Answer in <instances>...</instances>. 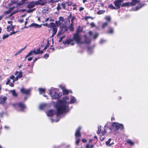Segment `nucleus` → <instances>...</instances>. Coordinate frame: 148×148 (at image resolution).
Here are the masks:
<instances>
[{"label":"nucleus","mask_w":148,"mask_h":148,"mask_svg":"<svg viewBox=\"0 0 148 148\" xmlns=\"http://www.w3.org/2000/svg\"><path fill=\"white\" fill-rule=\"evenodd\" d=\"M49 56V54L46 53L44 55V56H43V58H45V59H47L48 58Z\"/></svg>","instance_id":"obj_43"},{"label":"nucleus","mask_w":148,"mask_h":148,"mask_svg":"<svg viewBox=\"0 0 148 148\" xmlns=\"http://www.w3.org/2000/svg\"><path fill=\"white\" fill-rule=\"evenodd\" d=\"M10 79L9 78H8L7 79V81L6 83V85L8 84L9 83H10Z\"/></svg>","instance_id":"obj_49"},{"label":"nucleus","mask_w":148,"mask_h":148,"mask_svg":"<svg viewBox=\"0 0 148 148\" xmlns=\"http://www.w3.org/2000/svg\"><path fill=\"white\" fill-rule=\"evenodd\" d=\"M60 31L58 34V36H59L63 34L65 32L68 30V27L67 26L62 25H60Z\"/></svg>","instance_id":"obj_8"},{"label":"nucleus","mask_w":148,"mask_h":148,"mask_svg":"<svg viewBox=\"0 0 148 148\" xmlns=\"http://www.w3.org/2000/svg\"><path fill=\"white\" fill-rule=\"evenodd\" d=\"M35 10V8H34L33 9H29L27 10V12L28 13H31L34 11Z\"/></svg>","instance_id":"obj_37"},{"label":"nucleus","mask_w":148,"mask_h":148,"mask_svg":"<svg viewBox=\"0 0 148 148\" xmlns=\"http://www.w3.org/2000/svg\"><path fill=\"white\" fill-rule=\"evenodd\" d=\"M112 129L116 131L118 130L119 129L121 130H123L124 128L123 124L116 122L112 123Z\"/></svg>","instance_id":"obj_4"},{"label":"nucleus","mask_w":148,"mask_h":148,"mask_svg":"<svg viewBox=\"0 0 148 148\" xmlns=\"http://www.w3.org/2000/svg\"><path fill=\"white\" fill-rule=\"evenodd\" d=\"M61 5L62 8L65 9L66 7V4L65 3H61Z\"/></svg>","instance_id":"obj_41"},{"label":"nucleus","mask_w":148,"mask_h":148,"mask_svg":"<svg viewBox=\"0 0 148 148\" xmlns=\"http://www.w3.org/2000/svg\"><path fill=\"white\" fill-rule=\"evenodd\" d=\"M105 12L104 10H102L98 11L97 12V14L99 15L104 13Z\"/></svg>","instance_id":"obj_33"},{"label":"nucleus","mask_w":148,"mask_h":148,"mask_svg":"<svg viewBox=\"0 0 148 148\" xmlns=\"http://www.w3.org/2000/svg\"><path fill=\"white\" fill-rule=\"evenodd\" d=\"M15 3V2H13V1H11V2L10 3V4H10V5H13L14 4V3Z\"/></svg>","instance_id":"obj_61"},{"label":"nucleus","mask_w":148,"mask_h":148,"mask_svg":"<svg viewBox=\"0 0 148 148\" xmlns=\"http://www.w3.org/2000/svg\"><path fill=\"white\" fill-rule=\"evenodd\" d=\"M49 45H46V46H45V47H44V49H43V51H45V50L46 49H47V47L49 46Z\"/></svg>","instance_id":"obj_59"},{"label":"nucleus","mask_w":148,"mask_h":148,"mask_svg":"<svg viewBox=\"0 0 148 148\" xmlns=\"http://www.w3.org/2000/svg\"><path fill=\"white\" fill-rule=\"evenodd\" d=\"M84 8H82V7H80L79 8V10L80 11H81L83 10H84Z\"/></svg>","instance_id":"obj_56"},{"label":"nucleus","mask_w":148,"mask_h":148,"mask_svg":"<svg viewBox=\"0 0 148 148\" xmlns=\"http://www.w3.org/2000/svg\"><path fill=\"white\" fill-rule=\"evenodd\" d=\"M42 27V25H38V24L32 23L31 24L29 27L25 26L24 28H27L29 27H34L35 28H40Z\"/></svg>","instance_id":"obj_12"},{"label":"nucleus","mask_w":148,"mask_h":148,"mask_svg":"<svg viewBox=\"0 0 148 148\" xmlns=\"http://www.w3.org/2000/svg\"><path fill=\"white\" fill-rule=\"evenodd\" d=\"M69 103V102L67 103L65 101L59 100L56 106L57 116L68 111L69 108L68 105Z\"/></svg>","instance_id":"obj_2"},{"label":"nucleus","mask_w":148,"mask_h":148,"mask_svg":"<svg viewBox=\"0 0 148 148\" xmlns=\"http://www.w3.org/2000/svg\"><path fill=\"white\" fill-rule=\"evenodd\" d=\"M113 32V29L112 27H110L109 30L108 31V33L112 34Z\"/></svg>","instance_id":"obj_30"},{"label":"nucleus","mask_w":148,"mask_h":148,"mask_svg":"<svg viewBox=\"0 0 148 148\" xmlns=\"http://www.w3.org/2000/svg\"><path fill=\"white\" fill-rule=\"evenodd\" d=\"M81 31H82L81 29H80L79 28H78L77 29V31H76V33H78V34H79V32H81Z\"/></svg>","instance_id":"obj_50"},{"label":"nucleus","mask_w":148,"mask_h":148,"mask_svg":"<svg viewBox=\"0 0 148 148\" xmlns=\"http://www.w3.org/2000/svg\"><path fill=\"white\" fill-rule=\"evenodd\" d=\"M143 6V5H140L138 6H137L136 7V8H135L136 9L135 10H137L139 9L140 8H142Z\"/></svg>","instance_id":"obj_34"},{"label":"nucleus","mask_w":148,"mask_h":148,"mask_svg":"<svg viewBox=\"0 0 148 148\" xmlns=\"http://www.w3.org/2000/svg\"><path fill=\"white\" fill-rule=\"evenodd\" d=\"M9 85L11 87H14V85L12 82L9 83Z\"/></svg>","instance_id":"obj_57"},{"label":"nucleus","mask_w":148,"mask_h":148,"mask_svg":"<svg viewBox=\"0 0 148 148\" xmlns=\"http://www.w3.org/2000/svg\"><path fill=\"white\" fill-rule=\"evenodd\" d=\"M111 140V139L110 138H109L108 141H107L106 142V145L108 146L109 147H110L112 145V144H110V143Z\"/></svg>","instance_id":"obj_24"},{"label":"nucleus","mask_w":148,"mask_h":148,"mask_svg":"<svg viewBox=\"0 0 148 148\" xmlns=\"http://www.w3.org/2000/svg\"><path fill=\"white\" fill-rule=\"evenodd\" d=\"M66 4V5H67L68 6H69L70 5H71V3H69V2H66V3H65Z\"/></svg>","instance_id":"obj_54"},{"label":"nucleus","mask_w":148,"mask_h":148,"mask_svg":"<svg viewBox=\"0 0 148 148\" xmlns=\"http://www.w3.org/2000/svg\"><path fill=\"white\" fill-rule=\"evenodd\" d=\"M47 105L45 104H40L39 106V109L40 110H42L45 108Z\"/></svg>","instance_id":"obj_22"},{"label":"nucleus","mask_w":148,"mask_h":148,"mask_svg":"<svg viewBox=\"0 0 148 148\" xmlns=\"http://www.w3.org/2000/svg\"><path fill=\"white\" fill-rule=\"evenodd\" d=\"M55 112L53 110H49L47 113V115L48 116H53L55 114Z\"/></svg>","instance_id":"obj_16"},{"label":"nucleus","mask_w":148,"mask_h":148,"mask_svg":"<svg viewBox=\"0 0 148 148\" xmlns=\"http://www.w3.org/2000/svg\"><path fill=\"white\" fill-rule=\"evenodd\" d=\"M137 3V0H132V1L130 2L123 3L121 4V7H128L130 6H133L135 5Z\"/></svg>","instance_id":"obj_5"},{"label":"nucleus","mask_w":148,"mask_h":148,"mask_svg":"<svg viewBox=\"0 0 148 148\" xmlns=\"http://www.w3.org/2000/svg\"><path fill=\"white\" fill-rule=\"evenodd\" d=\"M14 75H12L10 76V79H12L13 81L14 79Z\"/></svg>","instance_id":"obj_53"},{"label":"nucleus","mask_w":148,"mask_h":148,"mask_svg":"<svg viewBox=\"0 0 148 148\" xmlns=\"http://www.w3.org/2000/svg\"><path fill=\"white\" fill-rule=\"evenodd\" d=\"M40 48L36 49V51L35 50H31L25 56V58L29 57L30 56H32L34 54L35 55L38 54L40 53Z\"/></svg>","instance_id":"obj_7"},{"label":"nucleus","mask_w":148,"mask_h":148,"mask_svg":"<svg viewBox=\"0 0 148 148\" xmlns=\"http://www.w3.org/2000/svg\"><path fill=\"white\" fill-rule=\"evenodd\" d=\"M19 21L21 23H22L24 21V20L23 19H20V20H19Z\"/></svg>","instance_id":"obj_64"},{"label":"nucleus","mask_w":148,"mask_h":148,"mask_svg":"<svg viewBox=\"0 0 148 148\" xmlns=\"http://www.w3.org/2000/svg\"><path fill=\"white\" fill-rule=\"evenodd\" d=\"M19 78H21L22 77V72L21 71H20L18 74L17 76Z\"/></svg>","instance_id":"obj_38"},{"label":"nucleus","mask_w":148,"mask_h":148,"mask_svg":"<svg viewBox=\"0 0 148 148\" xmlns=\"http://www.w3.org/2000/svg\"><path fill=\"white\" fill-rule=\"evenodd\" d=\"M81 129L80 127H79L78 129L76 130L75 136L76 138V144L78 145L80 139L77 138L78 137H80L81 136L80 133V131Z\"/></svg>","instance_id":"obj_6"},{"label":"nucleus","mask_w":148,"mask_h":148,"mask_svg":"<svg viewBox=\"0 0 148 148\" xmlns=\"http://www.w3.org/2000/svg\"><path fill=\"white\" fill-rule=\"evenodd\" d=\"M88 52L89 53H91L93 52V50L90 47H87Z\"/></svg>","instance_id":"obj_27"},{"label":"nucleus","mask_w":148,"mask_h":148,"mask_svg":"<svg viewBox=\"0 0 148 148\" xmlns=\"http://www.w3.org/2000/svg\"><path fill=\"white\" fill-rule=\"evenodd\" d=\"M127 143L130 144V145L132 146L134 144V142H132L131 140L129 139H128L127 140Z\"/></svg>","instance_id":"obj_28"},{"label":"nucleus","mask_w":148,"mask_h":148,"mask_svg":"<svg viewBox=\"0 0 148 148\" xmlns=\"http://www.w3.org/2000/svg\"><path fill=\"white\" fill-rule=\"evenodd\" d=\"M63 94L65 95H66L68 94L70 92L72 93V92L71 90H68L65 89H63Z\"/></svg>","instance_id":"obj_21"},{"label":"nucleus","mask_w":148,"mask_h":148,"mask_svg":"<svg viewBox=\"0 0 148 148\" xmlns=\"http://www.w3.org/2000/svg\"><path fill=\"white\" fill-rule=\"evenodd\" d=\"M75 18H76L75 17V16H71V23L70 26H69V28L71 31H72L73 30V21L74 20H75Z\"/></svg>","instance_id":"obj_15"},{"label":"nucleus","mask_w":148,"mask_h":148,"mask_svg":"<svg viewBox=\"0 0 148 148\" xmlns=\"http://www.w3.org/2000/svg\"><path fill=\"white\" fill-rule=\"evenodd\" d=\"M106 41V40H104L103 39H102L100 40V43L101 44H102L103 43L105 42Z\"/></svg>","instance_id":"obj_47"},{"label":"nucleus","mask_w":148,"mask_h":148,"mask_svg":"<svg viewBox=\"0 0 148 148\" xmlns=\"http://www.w3.org/2000/svg\"><path fill=\"white\" fill-rule=\"evenodd\" d=\"M9 36H10V35H9H9L7 34V35H4L2 37V38L3 39H5V38H7Z\"/></svg>","instance_id":"obj_42"},{"label":"nucleus","mask_w":148,"mask_h":148,"mask_svg":"<svg viewBox=\"0 0 148 148\" xmlns=\"http://www.w3.org/2000/svg\"><path fill=\"white\" fill-rule=\"evenodd\" d=\"M76 101V98L73 96H71V99L70 101V103H75Z\"/></svg>","instance_id":"obj_19"},{"label":"nucleus","mask_w":148,"mask_h":148,"mask_svg":"<svg viewBox=\"0 0 148 148\" xmlns=\"http://www.w3.org/2000/svg\"><path fill=\"white\" fill-rule=\"evenodd\" d=\"M5 129L6 130H8L10 128V127L8 126H5L4 127Z\"/></svg>","instance_id":"obj_58"},{"label":"nucleus","mask_w":148,"mask_h":148,"mask_svg":"<svg viewBox=\"0 0 148 148\" xmlns=\"http://www.w3.org/2000/svg\"><path fill=\"white\" fill-rule=\"evenodd\" d=\"M18 78H19L17 76H16V77H14V79L12 81L13 83H14V81H16L17 80Z\"/></svg>","instance_id":"obj_46"},{"label":"nucleus","mask_w":148,"mask_h":148,"mask_svg":"<svg viewBox=\"0 0 148 148\" xmlns=\"http://www.w3.org/2000/svg\"><path fill=\"white\" fill-rule=\"evenodd\" d=\"M105 19L107 21V22H108L110 21L111 18L110 16H106L105 17Z\"/></svg>","instance_id":"obj_35"},{"label":"nucleus","mask_w":148,"mask_h":148,"mask_svg":"<svg viewBox=\"0 0 148 148\" xmlns=\"http://www.w3.org/2000/svg\"><path fill=\"white\" fill-rule=\"evenodd\" d=\"M73 6L74 7L73 8V10H74L76 9V6H77L75 4H74L73 5Z\"/></svg>","instance_id":"obj_51"},{"label":"nucleus","mask_w":148,"mask_h":148,"mask_svg":"<svg viewBox=\"0 0 148 148\" xmlns=\"http://www.w3.org/2000/svg\"><path fill=\"white\" fill-rule=\"evenodd\" d=\"M38 90L40 94L45 92V90L42 88H39Z\"/></svg>","instance_id":"obj_36"},{"label":"nucleus","mask_w":148,"mask_h":148,"mask_svg":"<svg viewBox=\"0 0 148 148\" xmlns=\"http://www.w3.org/2000/svg\"><path fill=\"white\" fill-rule=\"evenodd\" d=\"M58 90L54 88H51L49 89V93L51 95L52 99H59L62 95V92L58 93Z\"/></svg>","instance_id":"obj_3"},{"label":"nucleus","mask_w":148,"mask_h":148,"mask_svg":"<svg viewBox=\"0 0 148 148\" xmlns=\"http://www.w3.org/2000/svg\"><path fill=\"white\" fill-rule=\"evenodd\" d=\"M98 36V34L97 33H95L94 36V38L95 39Z\"/></svg>","instance_id":"obj_45"},{"label":"nucleus","mask_w":148,"mask_h":148,"mask_svg":"<svg viewBox=\"0 0 148 148\" xmlns=\"http://www.w3.org/2000/svg\"><path fill=\"white\" fill-rule=\"evenodd\" d=\"M64 37H65V36H62L61 37H60V39L59 40V42H61L62 41V39H63Z\"/></svg>","instance_id":"obj_48"},{"label":"nucleus","mask_w":148,"mask_h":148,"mask_svg":"<svg viewBox=\"0 0 148 148\" xmlns=\"http://www.w3.org/2000/svg\"><path fill=\"white\" fill-rule=\"evenodd\" d=\"M101 125H99L98 126V130L97 132V134H99L101 132Z\"/></svg>","instance_id":"obj_39"},{"label":"nucleus","mask_w":148,"mask_h":148,"mask_svg":"<svg viewBox=\"0 0 148 148\" xmlns=\"http://www.w3.org/2000/svg\"><path fill=\"white\" fill-rule=\"evenodd\" d=\"M108 8L111 9H116V7H114V5L112 4H110L109 5Z\"/></svg>","instance_id":"obj_31"},{"label":"nucleus","mask_w":148,"mask_h":148,"mask_svg":"<svg viewBox=\"0 0 148 148\" xmlns=\"http://www.w3.org/2000/svg\"><path fill=\"white\" fill-rule=\"evenodd\" d=\"M69 99V97H66H66H64L63 98V99L64 100H67Z\"/></svg>","instance_id":"obj_52"},{"label":"nucleus","mask_w":148,"mask_h":148,"mask_svg":"<svg viewBox=\"0 0 148 148\" xmlns=\"http://www.w3.org/2000/svg\"><path fill=\"white\" fill-rule=\"evenodd\" d=\"M123 1V0H116L114 2V3L116 9H119L120 8V6H121V3Z\"/></svg>","instance_id":"obj_10"},{"label":"nucleus","mask_w":148,"mask_h":148,"mask_svg":"<svg viewBox=\"0 0 148 148\" xmlns=\"http://www.w3.org/2000/svg\"><path fill=\"white\" fill-rule=\"evenodd\" d=\"M81 37L78 33L75 34L73 37V39H69L66 40L65 41H63V43L66 45V44H70L71 45H73L74 44L73 40H75L77 43L79 44L86 43L87 44L89 43L90 42V38L86 36H84L85 41L83 42L81 41Z\"/></svg>","instance_id":"obj_1"},{"label":"nucleus","mask_w":148,"mask_h":148,"mask_svg":"<svg viewBox=\"0 0 148 148\" xmlns=\"http://www.w3.org/2000/svg\"><path fill=\"white\" fill-rule=\"evenodd\" d=\"M26 46H25L24 47L18 51H17L15 54V56H16L20 53L23 50H24L26 48Z\"/></svg>","instance_id":"obj_23"},{"label":"nucleus","mask_w":148,"mask_h":148,"mask_svg":"<svg viewBox=\"0 0 148 148\" xmlns=\"http://www.w3.org/2000/svg\"><path fill=\"white\" fill-rule=\"evenodd\" d=\"M30 91L31 90L30 89H26L24 88H22L20 89V91L22 93L26 95L29 94Z\"/></svg>","instance_id":"obj_11"},{"label":"nucleus","mask_w":148,"mask_h":148,"mask_svg":"<svg viewBox=\"0 0 148 148\" xmlns=\"http://www.w3.org/2000/svg\"><path fill=\"white\" fill-rule=\"evenodd\" d=\"M14 26L11 25H9L7 27V31L8 32H10V31L12 30L14 31Z\"/></svg>","instance_id":"obj_18"},{"label":"nucleus","mask_w":148,"mask_h":148,"mask_svg":"<svg viewBox=\"0 0 148 148\" xmlns=\"http://www.w3.org/2000/svg\"><path fill=\"white\" fill-rule=\"evenodd\" d=\"M108 23H109L108 22H106L103 23L102 25V28L103 29H104L107 26Z\"/></svg>","instance_id":"obj_25"},{"label":"nucleus","mask_w":148,"mask_h":148,"mask_svg":"<svg viewBox=\"0 0 148 148\" xmlns=\"http://www.w3.org/2000/svg\"><path fill=\"white\" fill-rule=\"evenodd\" d=\"M12 93V95L14 97H16L17 96V94L15 90H12L10 91Z\"/></svg>","instance_id":"obj_26"},{"label":"nucleus","mask_w":148,"mask_h":148,"mask_svg":"<svg viewBox=\"0 0 148 148\" xmlns=\"http://www.w3.org/2000/svg\"><path fill=\"white\" fill-rule=\"evenodd\" d=\"M90 25L92 27H94L95 26V24L93 23H91Z\"/></svg>","instance_id":"obj_55"},{"label":"nucleus","mask_w":148,"mask_h":148,"mask_svg":"<svg viewBox=\"0 0 148 148\" xmlns=\"http://www.w3.org/2000/svg\"><path fill=\"white\" fill-rule=\"evenodd\" d=\"M16 104H13V106H15ZM19 107L21 108L22 111H23L24 110L25 108V105L22 102H20L17 104Z\"/></svg>","instance_id":"obj_14"},{"label":"nucleus","mask_w":148,"mask_h":148,"mask_svg":"<svg viewBox=\"0 0 148 148\" xmlns=\"http://www.w3.org/2000/svg\"><path fill=\"white\" fill-rule=\"evenodd\" d=\"M18 32V31H16V32H14V31H13V32H11L10 33V34H9V35L11 36L12 34H16V33H17V32Z\"/></svg>","instance_id":"obj_44"},{"label":"nucleus","mask_w":148,"mask_h":148,"mask_svg":"<svg viewBox=\"0 0 148 148\" xmlns=\"http://www.w3.org/2000/svg\"><path fill=\"white\" fill-rule=\"evenodd\" d=\"M15 6H13L10 9V10H13L15 8Z\"/></svg>","instance_id":"obj_60"},{"label":"nucleus","mask_w":148,"mask_h":148,"mask_svg":"<svg viewBox=\"0 0 148 148\" xmlns=\"http://www.w3.org/2000/svg\"><path fill=\"white\" fill-rule=\"evenodd\" d=\"M37 2L35 1H33L29 3L27 5V7L29 9L32 8L37 5Z\"/></svg>","instance_id":"obj_13"},{"label":"nucleus","mask_w":148,"mask_h":148,"mask_svg":"<svg viewBox=\"0 0 148 148\" xmlns=\"http://www.w3.org/2000/svg\"><path fill=\"white\" fill-rule=\"evenodd\" d=\"M71 14L68 17L66 21L65 22L66 25H69L70 23L71 19Z\"/></svg>","instance_id":"obj_17"},{"label":"nucleus","mask_w":148,"mask_h":148,"mask_svg":"<svg viewBox=\"0 0 148 148\" xmlns=\"http://www.w3.org/2000/svg\"><path fill=\"white\" fill-rule=\"evenodd\" d=\"M42 12L45 14H47L48 13V11L47 10L44 9L42 10Z\"/></svg>","instance_id":"obj_40"},{"label":"nucleus","mask_w":148,"mask_h":148,"mask_svg":"<svg viewBox=\"0 0 148 148\" xmlns=\"http://www.w3.org/2000/svg\"><path fill=\"white\" fill-rule=\"evenodd\" d=\"M33 58V57H30V58H29L28 59V60L29 61H31L32 60V59Z\"/></svg>","instance_id":"obj_62"},{"label":"nucleus","mask_w":148,"mask_h":148,"mask_svg":"<svg viewBox=\"0 0 148 148\" xmlns=\"http://www.w3.org/2000/svg\"><path fill=\"white\" fill-rule=\"evenodd\" d=\"M44 26L47 27L48 28H51V23H50V24H49L47 23H44L42 24Z\"/></svg>","instance_id":"obj_32"},{"label":"nucleus","mask_w":148,"mask_h":148,"mask_svg":"<svg viewBox=\"0 0 148 148\" xmlns=\"http://www.w3.org/2000/svg\"><path fill=\"white\" fill-rule=\"evenodd\" d=\"M94 145H89L87 144L86 146V148H92L94 147Z\"/></svg>","instance_id":"obj_29"},{"label":"nucleus","mask_w":148,"mask_h":148,"mask_svg":"<svg viewBox=\"0 0 148 148\" xmlns=\"http://www.w3.org/2000/svg\"><path fill=\"white\" fill-rule=\"evenodd\" d=\"M82 141L83 143H85L86 142V140L85 139H83L82 140Z\"/></svg>","instance_id":"obj_63"},{"label":"nucleus","mask_w":148,"mask_h":148,"mask_svg":"<svg viewBox=\"0 0 148 148\" xmlns=\"http://www.w3.org/2000/svg\"><path fill=\"white\" fill-rule=\"evenodd\" d=\"M7 97H4L3 98L0 99V103L3 104L5 103V101L7 99Z\"/></svg>","instance_id":"obj_20"},{"label":"nucleus","mask_w":148,"mask_h":148,"mask_svg":"<svg viewBox=\"0 0 148 148\" xmlns=\"http://www.w3.org/2000/svg\"><path fill=\"white\" fill-rule=\"evenodd\" d=\"M51 29H52L51 37H53L56 34L57 31V29L55 24L53 23H51Z\"/></svg>","instance_id":"obj_9"}]
</instances>
